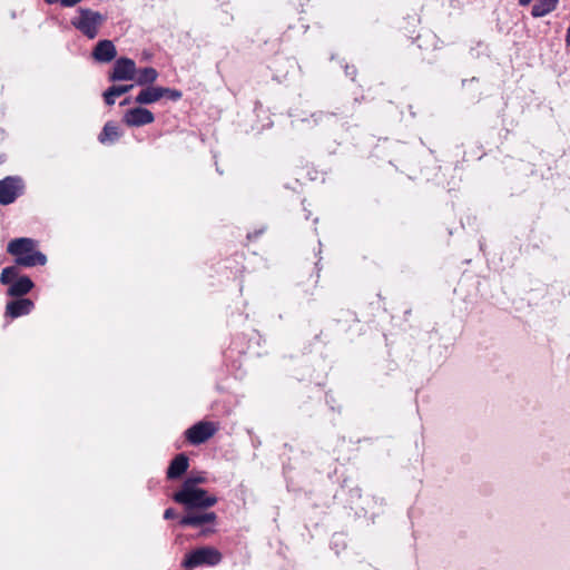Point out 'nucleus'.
<instances>
[{
	"instance_id": "f257e3e1",
	"label": "nucleus",
	"mask_w": 570,
	"mask_h": 570,
	"mask_svg": "<svg viewBox=\"0 0 570 570\" xmlns=\"http://www.w3.org/2000/svg\"><path fill=\"white\" fill-rule=\"evenodd\" d=\"M173 500L184 505L186 510V514L179 521L180 525L197 528L216 523V513L205 510L214 507L218 499L206 490L193 487L190 482H183L180 489L174 493Z\"/></svg>"
},
{
	"instance_id": "f03ea898",
	"label": "nucleus",
	"mask_w": 570,
	"mask_h": 570,
	"mask_svg": "<svg viewBox=\"0 0 570 570\" xmlns=\"http://www.w3.org/2000/svg\"><path fill=\"white\" fill-rule=\"evenodd\" d=\"M7 252L16 257V264L19 266L33 267L47 263L46 255L37 250V242L32 238L12 239L8 244Z\"/></svg>"
},
{
	"instance_id": "7ed1b4c3",
	"label": "nucleus",
	"mask_w": 570,
	"mask_h": 570,
	"mask_svg": "<svg viewBox=\"0 0 570 570\" xmlns=\"http://www.w3.org/2000/svg\"><path fill=\"white\" fill-rule=\"evenodd\" d=\"M105 17L91 9H79V17L72 19V26L81 31L89 39L97 37L100 26L104 23Z\"/></svg>"
},
{
	"instance_id": "20e7f679",
	"label": "nucleus",
	"mask_w": 570,
	"mask_h": 570,
	"mask_svg": "<svg viewBox=\"0 0 570 570\" xmlns=\"http://www.w3.org/2000/svg\"><path fill=\"white\" fill-rule=\"evenodd\" d=\"M222 561V553L212 547H203L186 554L183 567L194 569L199 566H216Z\"/></svg>"
},
{
	"instance_id": "39448f33",
	"label": "nucleus",
	"mask_w": 570,
	"mask_h": 570,
	"mask_svg": "<svg viewBox=\"0 0 570 570\" xmlns=\"http://www.w3.org/2000/svg\"><path fill=\"white\" fill-rule=\"evenodd\" d=\"M216 431L217 428L213 422H198L186 431V439L197 445L210 439Z\"/></svg>"
},
{
	"instance_id": "423d86ee",
	"label": "nucleus",
	"mask_w": 570,
	"mask_h": 570,
	"mask_svg": "<svg viewBox=\"0 0 570 570\" xmlns=\"http://www.w3.org/2000/svg\"><path fill=\"white\" fill-rule=\"evenodd\" d=\"M23 186L20 178L6 177L0 180V204H12L21 194Z\"/></svg>"
},
{
	"instance_id": "0eeeda50",
	"label": "nucleus",
	"mask_w": 570,
	"mask_h": 570,
	"mask_svg": "<svg viewBox=\"0 0 570 570\" xmlns=\"http://www.w3.org/2000/svg\"><path fill=\"white\" fill-rule=\"evenodd\" d=\"M137 72L136 63L129 58L116 60L109 79L112 81L132 80Z\"/></svg>"
},
{
	"instance_id": "6e6552de",
	"label": "nucleus",
	"mask_w": 570,
	"mask_h": 570,
	"mask_svg": "<svg viewBox=\"0 0 570 570\" xmlns=\"http://www.w3.org/2000/svg\"><path fill=\"white\" fill-rule=\"evenodd\" d=\"M122 120L129 127H140L151 124L155 120V117L150 110L142 107H136L127 110Z\"/></svg>"
},
{
	"instance_id": "1a4fd4ad",
	"label": "nucleus",
	"mask_w": 570,
	"mask_h": 570,
	"mask_svg": "<svg viewBox=\"0 0 570 570\" xmlns=\"http://www.w3.org/2000/svg\"><path fill=\"white\" fill-rule=\"evenodd\" d=\"M117 56V50L112 41L100 40L92 51V57L99 62H109Z\"/></svg>"
},
{
	"instance_id": "9d476101",
	"label": "nucleus",
	"mask_w": 570,
	"mask_h": 570,
	"mask_svg": "<svg viewBox=\"0 0 570 570\" xmlns=\"http://www.w3.org/2000/svg\"><path fill=\"white\" fill-rule=\"evenodd\" d=\"M33 308V302L29 298L11 301L6 306V315L11 318L28 315Z\"/></svg>"
},
{
	"instance_id": "9b49d317",
	"label": "nucleus",
	"mask_w": 570,
	"mask_h": 570,
	"mask_svg": "<svg viewBox=\"0 0 570 570\" xmlns=\"http://www.w3.org/2000/svg\"><path fill=\"white\" fill-rule=\"evenodd\" d=\"M189 462L185 454H178L169 464L167 470L168 479H177L181 476L188 469Z\"/></svg>"
},
{
	"instance_id": "f8f14e48",
	"label": "nucleus",
	"mask_w": 570,
	"mask_h": 570,
	"mask_svg": "<svg viewBox=\"0 0 570 570\" xmlns=\"http://www.w3.org/2000/svg\"><path fill=\"white\" fill-rule=\"evenodd\" d=\"M163 98L161 87H147L136 97V102L140 105L154 104Z\"/></svg>"
},
{
	"instance_id": "ddd939ff",
	"label": "nucleus",
	"mask_w": 570,
	"mask_h": 570,
	"mask_svg": "<svg viewBox=\"0 0 570 570\" xmlns=\"http://www.w3.org/2000/svg\"><path fill=\"white\" fill-rule=\"evenodd\" d=\"M32 281L27 276H22L11 284V286L8 289V295L19 297L29 293L32 289Z\"/></svg>"
},
{
	"instance_id": "4468645a",
	"label": "nucleus",
	"mask_w": 570,
	"mask_h": 570,
	"mask_svg": "<svg viewBox=\"0 0 570 570\" xmlns=\"http://www.w3.org/2000/svg\"><path fill=\"white\" fill-rule=\"evenodd\" d=\"M120 137V131L117 125L111 121H108L102 131L99 134V141L101 144L115 142Z\"/></svg>"
},
{
	"instance_id": "2eb2a0df",
	"label": "nucleus",
	"mask_w": 570,
	"mask_h": 570,
	"mask_svg": "<svg viewBox=\"0 0 570 570\" xmlns=\"http://www.w3.org/2000/svg\"><path fill=\"white\" fill-rule=\"evenodd\" d=\"M158 77V72L153 67H146L140 70H137L135 78L137 85L139 86H146L154 83Z\"/></svg>"
},
{
	"instance_id": "dca6fc26",
	"label": "nucleus",
	"mask_w": 570,
	"mask_h": 570,
	"mask_svg": "<svg viewBox=\"0 0 570 570\" xmlns=\"http://www.w3.org/2000/svg\"><path fill=\"white\" fill-rule=\"evenodd\" d=\"M558 0H538L532 7L531 14L534 18L543 17L556 9Z\"/></svg>"
},
{
	"instance_id": "f3484780",
	"label": "nucleus",
	"mask_w": 570,
	"mask_h": 570,
	"mask_svg": "<svg viewBox=\"0 0 570 570\" xmlns=\"http://www.w3.org/2000/svg\"><path fill=\"white\" fill-rule=\"evenodd\" d=\"M132 85H122V86H111L108 90L104 94L105 102L109 106L115 104V97H119L124 94H127L129 90L132 89Z\"/></svg>"
},
{
	"instance_id": "a211bd4d",
	"label": "nucleus",
	"mask_w": 570,
	"mask_h": 570,
	"mask_svg": "<svg viewBox=\"0 0 570 570\" xmlns=\"http://www.w3.org/2000/svg\"><path fill=\"white\" fill-rule=\"evenodd\" d=\"M18 276V269L16 266H9L2 269L0 275V282L2 284H10L13 278Z\"/></svg>"
},
{
	"instance_id": "6ab92c4d",
	"label": "nucleus",
	"mask_w": 570,
	"mask_h": 570,
	"mask_svg": "<svg viewBox=\"0 0 570 570\" xmlns=\"http://www.w3.org/2000/svg\"><path fill=\"white\" fill-rule=\"evenodd\" d=\"M161 95H163V98L167 97V98H169L170 100H174V101L180 99V97H181V92L180 91L175 90V89H170V88H163V87H161Z\"/></svg>"
},
{
	"instance_id": "aec40b11",
	"label": "nucleus",
	"mask_w": 570,
	"mask_h": 570,
	"mask_svg": "<svg viewBox=\"0 0 570 570\" xmlns=\"http://www.w3.org/2000/svg\"><path fill=\"white\" fill-rule=\"evenodd\" d=\"M184 482H190L193 487H198V484L206 482V478L204 475H190Z\"/></svg>"
},
{
	"instance_id": "412c9836",
	"label": "nucleus",
	"mask_w": 570,
	"mask_h": 570,
	"mask_svg": "<svg viewBox=\"0 0 570 570\" xmlns=\"http://www.w3.org/2000/svg\"><path fill=\"white\" fill-rule=\"evenodd\" d=\"M176 517H177V513L173 508H168L165 510L164 518L166 520L174 519Z\"/></svg>"
},
{
	"instance_id": "4be33fe9",
	"label": "nucleus",
	"mask_w": 570,
	"mask_h": 570,
	"mask_svg": "<svg viewBox=\"0 0 570 570\" xmlns=\"http://www.w3.org/2000/svg\"><path fill=\"white\" fill-rule=\"evenodd\" d=\"M214 532V529H210V528H205L200 531L199 535L200 537H207L208 534L213 533Z\"/></svg>"
},
{
	"instance_id": "5701e85b",
	"label": "nucleus",
	"mask_w": 570,
	"mask_h": 570,
	"mask_svg": "<svg viewBox=\"0 0 570 570\" xmlns=\"http://www.w3.org/2000/svg\"><path fill=\"white\" fill-rule=\"evenodd\" d=\"M532 0H519L520 6H528Z\"/></svg>"
},
{
	"instance_id": "b1692460",
	"label": "nucleus",
	"mask_w": 570,
	"mask_h": 570,
	"mask_svg": "<svg viewBox=\"0 0 570 570\" xmlns=\"http://www.w3.org/2000/svg\"><path fill=\"white\" fill-rule=\"evenodd\" d=\"M127 104H129V99H128V98H127V99H125L120 105H122V106H124V105H127Z\"/></svg>"
}]
</instances>
